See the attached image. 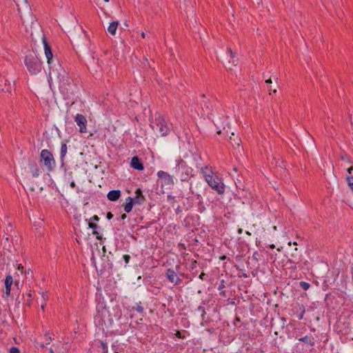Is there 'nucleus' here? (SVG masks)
<instances>
[{"instance_id":"f257e3e1","label":"nucleus","mask_w":353,"mask_h":353,"mask_svg":"<svg viewBox=\"0 0 353 353\" xmlns=\"http://www.w3.org/2000/svg\"><path fill=\"white\" fill-rule=\"evenodd\" d=\"M43 43L46 57L47 59L50 70H52V72H50V74L53 72L57 75V77L59 79V87L61 92L66 98H69L74 93L73 81L68 77V74H66L63 69L60 68L61 72H59L57 69H52L51 64L54 62L53 54L51 48L44 37H43Z\"/></svg>"},{"instance_id":"f03ea898","label":"nucleus","mask_w":353,"mask_h":353,"mask_svg":"<svg viewBox=\"0 0 353 353\" xmlns=\"http://www.w3.org/2000/svg\"><path fill=\"white\" fill-rule=\"evenodd\" d=\"M201 173L203 174L208 184L211 188L216 191L219 194H223L225 191V185L222 179L216 175L211 168L205 166L201 168Z\"/></svg>"},{"instance_id":"7ed1b4c3","label":"nucleus","mask_w":353,"mask_h":353,"mask_svg":"<svg viewBox=\"0 0 353 353\" xmlns=\"http://www.w3.org/2000/svg\"><path fill=\"white\" fill-rule=\"evenodd\" d=\"M150 127L155 133L161 137H165L170 132V127L165 118L159 113H156L154 119L151 121Z\"/></svg>"},{"instance_id":"20e7f679","label":"nucleus","mask_w":353,"mask_h":353,"mask_svg":"<svg viewBox=\"0 0 353 353\" xmlns=\"http://www.w3.org/2000/svg\"><path fill=\"white\" fill-rule=\"evenodd\" d=\"M24 63L31 74H37L41 71V62L34 52H29L26 54Z\"/></svg>"},{"instance_id":"39448f33","label":"nucleus","mask_w":353,"mask_h":353,"mask_svg":"<svg viewBox=\"0 0 353 353\" xmlns=\"http://www.w3.org/2000/svg\"><path fill=\"white\" fill-rule=\"evenodd\" d=\"M192 169L188 167L186 163L181 159L176 161V166L172 169V176L179 177L181 181H186L191 172Z\"/></svg>"},{"instance_id":"423d86ee","label":"nucleus","mask_w":353,"mask_h":353,"mask_svg":"<svg viewBox=\"0 0 353 353\" xmlns=\"http://www.w3.org/2000/svg\"><path fill=\"white\" fill-rule=\"evenodd\" d=\"M40 161L43 162L44 166L48 172H52L56 167V161L52 152L47 150L43 149L41 150L40 154Z\"/></svg>"},{"instance_id":"0eeeda50","label":"nucleus","mask_w":353,"mask_h":353,"mask_svg":"<svg viewBox=\"0 0 353 353\" xmlns=\"http://www.w3.org/2000/svg\"><path fill=\"white\" fill-rule=\"evenodd\" d=\"M74 121L77 125L79 127V132L81 133L87 132V119L85 116L81 114H77L74 117Z\"/></svg>"},{"instance_id":"6e6552de","label":"nucleus","mask_w":353,"mask_h":353,"mask_svg":"<svg viewBox=\"0 0 353 353\" xmlns=\"http://www.w3.org/2000/svg\"><path fill=\"white\" fill-rule=\"evenodd\" d=\"M157 176L162 181V183H164L169 186H172L174 185L173 176L170 175L166 172L164 171H159L157 172Z\"/></svg>"},{"instance_id":"1a4fd4ad","label":"nucleus","mask_w":353,"mask_h":353,"mask_svg":"<svg viewBox=\"0 0 353 353\" xmlns=\"http://www.w3.org/2000/svg\"><path fill=\"white\" fill-rule=\"evenodd\" d=\"M99 208V205L94 202H86L83 204L81 212L84 214H90L97 212Z\"/></svg>"},{"instance_id":"9d476101","label":"nucleus","mask_w":353,"mask_h":353,"mask_svg":"<svg viewBox=\"0 0 353 353\" xmlns=\"http://www.w3.org/2000/svg\"><path fill=\"white\" fill-rule=\"evenodd\" d=\"M166 276L170 282L174 283L175 285H179L181 283V279L176 275V272L172 269H168L167 270Z\"/></svg>"},{"instance_id":"9b49d317","label":"nucleus","mask_w":353,"mask_h":353,"mask_svg":"<svg viewBox=\"0 0 353 353\" xmlns=\"http://www.w3.org/2000/svg\"><path fill=\"white\" fill-rule=\"evenodd\" d=\"M130 166L132 168H134V170H139V171L143 170L144 168L143 163L141 162L140 159L137 156L133 157L132 158L131 162H130Z\"/></svg>"},{"instance_id":"f8f14e48","label":"nucleus","mask_w":353,"mask_h":353,"mask_svg":"<svg viewBox=\"0 0 353 353\" xmlns=\"http://www.w3.org/2000/svg\"><path fill=\"white\" fill-rule=\"evenodd\" d=\"M127 191L130 193L131 191L134 192V195H129L126 199H143L142 191L140 188L136 187H132L130 190H127Z\"/></svg>"},{"instance_id":"ddd939ff","label":"nucleus","mask_w":353,"mask_h":353,"mask_svg":"<svg viewBox=\"0 0 353 353\" xmlns=\"http://www.w3.org/2000/svg\"><path fill=\"white\" fill-rule=\"evenodd\" d=\"M30 172L33 177H38L40 174V170L35 162H31L28 164Z\"/></svg>"},{"instance_id":"4468645a","label":"nucleus","mask_w":353,"mask_h":353,"mask_svg":"<svg viewBox=\"0 0 353 353\" xmlns=\"http://www.w3.org/2000/svg\"><path fill=\"white\" fill-rule=\"evenodd\" d=\"M68 151V147L66 143H62L61 145V150H60V161L61 166L64 165V161H65V157L67 154Z\"/></svg>"},{"instance_id":"2eb2a0df","label":"nucleus","mask_w":353,"mask_h":353,"mask_svg":"<svg viewBox=\"0 0 353 353\" xmlns=\"http://www.w3.org/2000/svg\"><path fill=\"white\" fill-rule=\"evenodd\" d=\"M13 279L12 276L8 275L5 279V287H6V294L9 296L10 294L11 285L12 284Z\"/></svg>"},{"instance_id":"dca6fc26","label":"nucleus","mask_w":353,"mask_h":353,"mask_svg":"<svg viewBox=\"0 0 353 353\" xmlns=\"http://www.w3.org/2000/svg\"><path fill=\"white\" fill-rule=\"evenodd\" d=\"M119 26V22L117 21H112L110 23L108 28V32L112 36H114L116 34L117 29Z\"/></svg>"},{"instance_id":"f3484780","label":"nucleus","mask_w":353,"mask_h":353,"mask_svg":"<svg viewBox=\"0 0 353 353\" xmlns=\"http://www.w3.org/2000/svg\"><path fill=\"white\" fill-rule=\"evenodd\" d=\"M106 196L107 199H119L121 196V191L119 190H111Z\"/></svg>"},{"instance_id":"a211bd4d","label":"nucleus","mask_w":353,"mask_h":353,"mask_svg":"<svg viewBox=\"0 0 353 353\" xmlns=\"http://www.w3.org/2000/svg\"><path fill=\"white\" fill-rule=\"evenodd\" d=\"M88 226L90 228H92L93 230L92 234L96 235L97 239L101 240V237L99 236V233L97 231V229L99 228L98 225L94 223L93 222H88Z\"/></svg>"},{"instance_id":"6ab92c4d","label":"nucleus","mask_w":353,"mask_h":353,"mask_svg":"<svg viewBox=\"0 0 353 353\" xmlns=\"http://www.w3.org/2000/svg\"><path fill=\"white\" fill-rule=\"evenodd\" d=\"M136 203H139V200H130V201L125 204L124 210L127 213H129L132 210L133 205Z\"/></svg>"},{"instance_id":"aec40b11","label":"nucleus","mask_w":353,"mask_h":353,"mask_svg":"<svg viewBox=\"0 0 353 353\" xmlns=\"http://www.w3.org/2000/svg\"><path fill=\"white\" fill-rule=\"evenodd\" d=\"M299 341H302L311 346L314 345V342L313 341V340L308 336H305L304 337L300 338Z\"/></svg>"},{"instance_id":"412c9836","label":"nucleus","mask_w":353,"mask_h":353,"mask_svg":"<svg viewBox=\"0 0 353 353\" xmlns=\"http://www.w3.org/2000/svg\"><path fill=\"white\" fill-rule=\"evenodd\" d=\"M0 91L11 93L12 86H11L10 83L8 82L7 80H5V88H0Z\"/></svg>"},{"instance_id":"4be33fe9","label":"nucleus","mask_w":353,"mask_h":353,"mask_svg":"<svg viewBox=\"0 0 353 353\" xmlns=\"http://www.w3.org/2000/svg\"><path fill=\"white\" fill-rule=\"evenodd\" d=\"M65 208H68V210L71 211V212H73L74 213H75L76 214H78V210H77V208L74 207L73 205H71L68 201H66L65 202Z\"/></svg>"},{"instance_id":"5701e85b","label":"nucleus","mask_w":353,"mask_h":353,"mask_svg":"<svg viewBox=\"0 0 353 353\" xmlns=\"http://www.w3.org/2000/svg\"><path fill=\"white\" fill-rule=\"evenodd\" d=\"M16 3L17 7L18 8V10L20 12L19 6L20 4L24 5L26 8H28L27 0H13Z\"/></svg>"},{"instance_id":"b1692460","label":"nucleus","mask_w":353,"mask_h":353,"mask_svg":"<svg viewBox=\"0 0 353 353\" xmlns=\"http://www.w3.org/2000/svg\"><path fill=\"white\" fill-rule=\"evenodd\" d=\"M300 286L304 290H307L309 289L310 285V283H307V282H305V281H301L300 282Z\"/></svg>"},{"instance_id":"393cba45","label":"nucleus","mask_w":353,"mask_h":353,"mask_svg":"<svg viewBox=\"0 0 353 353\" xmlns=\"http://www.w3.org/2000/svg\"><path fill=\"white\" fill-rule=\"evenodd\" d=\"M230 141H231L232 144H233V145L236 144L238 147L240 146V143L238 141V140H236V139L232 138V137H230Z\"/></svg>"},{"instance_id":"a878e982","label":"nucleus","mask_w":353,"mask_h":353,"mask_svg":"<svg viewBox=\"0 0 353 353\" xmlns=\"http://www.w3.org/2000/svg\"><path fill=\"white\" fill-rule=\"evenodd\" d=\"M10 353H20L18 347H12L10 349Z\"/></svg>"},{"instance_id":"bb28decb","label":"nucleus","mask_w":353,"mask_h":353,"mask_svg":"<svg viewBox=\"0 0 353 353\" xmlns=\"http://www.w3.org/2000/svg\"><path fill=\"white\" fill-rule=\"evenodd\" d=\"M99 218L97 215H94L90 219L89 222H93V221H99Z\"/></svg>"},{"instance_id":"cd10ccee","label":"nucleus","mask_w":353,"mask_h":353,"mask_svg":"<svg viewBox=\"0 0 353 353\" xmlns=\"http://www.w3.org/2000/svg\"><path fill=\"white\" fill-rule=\"evenodd\" d=\"M203 106V108H205L206 110H210L211 108L210 103L208 101L204 102Z\"/></svg>"},{"instance_id":"c85d7f7f","label":"nucleus","mask_w":353,"mask_h":353,"mask_svg":"<svg viewBox=\"0 0 353 353\" xmlns=\"http://www.w3.org/2000/svg\"><path fill=\"white\" fill-rule=\"evenodd\" d=\"M299 310L301 311L300 314H303V315H304V314L305 312V309L304 305L301 304V305H299Z\"/></svg>"},{"instance_id":"c756f323","label":"nucleus","mask_w":353,"mask_h":353,"mask_svg":"<svg viewBox=\"0 0 353 353\" xmlns=\"http://www.w3.org/2000/svg\"><path fill=\"white\" fill-rule=\"evenodd\" d=\"M123 259H124L125 263H128L130 259V256L128 254H125V255H123Z\"/></svg>"},{"instance_id":"7c9ffc66","label":"nucleus","mask_w":353,"mask_h":353,"mask_svg":"<svg viewBox=\"0 0 353 353\" xmlns=\"http://www.w3.org/2000/svg\"><path fill=\"white\" fill-rule=\"evenodd\" d=\"M103 266L104 269H112L113 265L112 263L108 262L106 265H103Z\"/></svg>"},{"instance_id":"2f4dec72","label":"nucleus","mask_w":353,"mask_h":353,"mask_svg":"<svg viewBox=\"0 0 353 353\" xmlns=\"http://www.w3.org/2000/svg\"><path fill=\"white\" fill-rule=\"evenodd\" d=\"M106 217L108 220H110L113 217V214H112V212H108L106 214Z\"/></svg>"},{"instance_id":"473e14b6","label":"nucleus","mask_w":353,"mask_h":353,"mask_svg":"<svg viewBox=\"0 0 353 353\" xmlns=\"http://www.w3.org/2000/svg\"><path fill=\"white\" fill-rule=\"evenodd\" d=\"M228 52H229V54H230V58L233 59V58L234 57V52L232 51V50H231V49H228Z\"/></svg>"},{"instance_id":"72a5a7b5","label":"nucleus","mask_w":353,"mask_h":353,"mask_svg":"<svg viewBox=\"0 0 353 353\" xmlns=\"http://www.w3.org/2000/svg\"><path fill=\"white\" fill-rule=\"evenodd\" d=\"M101 345L102 347L103 350H105V349L108 348L106 343H105L103 342H101Z\"/></svg>"},{"instance_id":"f704fd0d","label":"nucleus","mask_w":353,"mask_h":353,"mask_svg":"<svg viewBox=\"0 0 353 353\" xmlns=\"http://www.w3.org/2000/svg\"><path fill=\"white\" fill-rule=\"evenodd\" d=\"M176 336L178 338H181V339L184 338V336H182L181 333L179 331H177V332H176Z\"/></svg>"},{"instance_id":"c9c22d12","label":"nucleus","mask_w":353,"mask_h":353,"mask_svg":"<svg viewBox=\"0 0 353 353\" xmlns=\"http://www.w3.org/2000/svg\"><path fill=\"white\" fill-rule=\"evenodd\" d=\"M17 269H18L19 271H21V272H23V266L21 264H19V265H18Z\"/></svg>"},{"instance_id":"e433bc0d","label":"nucleus","mask_w":353,"mask_h":353,"mask_svg":"<svg viewBox=\"0 0 353 353\" xmlns=\"http://www.w3.org/2000/svg\"><path fill=\"white\" fill-rule=\"evenodd\" d=\"M137 310L139 312H142L143 310V308L141 307V306H138L137 308Z\"/></svg>"},{"instance_id":"4c0bfd02","label":"nucleus","mask_w":353,"mask_h":353,"mask_svg":"<svg viewBox=\"0 0 353 353\" xmlns=\"http://www.w3.org/2000/svg\"><path fill=\"white\" fill-rule=\"evenodd\" d=\"M42 296L45 301L48 300V296L44 292L42 293Z\"/></svg>"},{"instance_id":"58836bf2","label":"nucleus","mask_w":353,"mask_h":353,"mask_svg":"<svg viewBox=\"0 0 353 353\" xmlns=\"http://www.w3.org/2000/svg\"><path fill=\"white\" fill-rule=\"evenodd\" d=\"M347 205H348L351 208L353 209V200H351V202L347 203Z\"/></svg>"},{"instance_id":"ea45409f","label":"nucleus","mask_w":353,"mask_h":353,"mask_svg":"<svg viewBox=\"0 0 353 353\" xmlns=\"http://www.w3.org/2000/svg\"><path fill=\"white\" fill-rule=\"evenodd\" d=\"M198 310H199V311H201L203 313H205V310H204V307H202V306H199V307H198Z\"/></svg>"},{"instance_id":"a19ab883","label":"nucleus","mask_w":353,"mask_h":353,"mask_svg":"<svg viewBox=\"0 0 353 353\" xmlns=\"http://www.w3.org/2000/svg\"><path fill=\"white\" fill-rule=\"evenodd\" d=\"M127 216L125 214H123L121 215V219L125 220L126 219Z\"/></svg>"},{"instance_id":"79ce46f5","label":"nucleus","mask_w":353,"mask_h":353,"mask_svg":"<svg viewBox=\"0 0 353 353\" xmlns=\"http://www.w3.org/2000/svg\"><path fill=\"white\" fill-rule=\"evenodd\" d=\"M352 170H353V166H351L350 168H349L347 169V172H348L349 174H351V172H352Z\"/></svg>"},{"instance_id":"37998d69","label":"nucleus","mask_w":353,"mask_h":353,"mask_svg":"<svg viewBox=\"0 0 353 353\" xmlns=\"http://www.w3.org/2000/svg\"><path fill=\"white\" fill-rule=\"evenodd\" d=\"M205 275V274L203 272H202V273L200 274L199 278H200L201 279H202V280H203V279H204Z\"/></svg>"},{"instance_id":"c03bdc74","label":"nucleus","mask_w":353,"mask_h":353,"mask_svg":"<svg viewBox=\"0 0 353 353\" xmlns=\"http://www.w3.org/2000/svg\"><path fill=\"white\" fill-rule=\"evenodd\" d=\"M341 159L343 160V161H347L348 160L346 155L341 156Z\"/></svg>"},{"instance_id":"a18cd8bd","label":"nucleus","mask_w":353,"mask_h":353,"mask_svg":"<svg viewBox=\"0 0 353 353\" xmlns=\"http://www.w3.org/2000/svg\"><path fill=\"white\" fill-rule=\"evenodd\" d=\"M237 182L236 181V186L239 188V184L241 183V181L239 179H236Z\"/></svg>"},{"instance_id":"49530a36","label":"nucleus","mask_w":353,"mask_h":353,"mask_svg":"<svg viewBox=\"0 0 353 353\" xmlns=\"http://www.w3.org/2000/svg\"><path fill=\"white\" fill-rule=\"evenodd\" d=\"M52 339L51 336H49L48 337V342L46 343V345H49L50 344V341H52Z\"/></svg>"},{"instance_id":"de8ad7c7","label":"nucleus","mask_w":353,"mask_h":353,"mask_svg":"<svg viewBox=\"0 0 353 353\" xmlns=\"http://www.w3.org/2000/svg\"><path fill=\"white\" fill-rule=\"evenodd\" d=\"M265 83H272V79H271V78H269L268 79H267V80L265 81Z\"/></svg>"},{"instance_id":"09e8293b","label":"nucleus","mask_w":353,"mask_h":353,"mask_svg":"<svg viewBox=\"0 0 353 353\" xmlns=\"http://www.w3.org/2000/svg\"><path fill=\"white\" fill-rule=\"evenodd\" d=\"M299 261H297V262H294V261H292V260H290H290H288V263H299Z\"/></svg>"},{"instance_id":"8fccbe9b","label":"nucleus","mask_w":353,"mask_h":353,"mask_svg":"<svg viewBox=\"0 0 353 353\" xmlns=\"http://www.w3.org/2000/svg\"><path fill=\"white\" fill-rule=\"evenodd\" d=\"M39 346H40L41 347H42V348H43V347H46V344H44V343H39Z\"/></svg>"},{"instance_id":"3c124183","label":"nucleus","mask_w":353,"mask_h":353,"mask_svg":"<svg viewBox=\"0 0 353 353\" xmlns=\"http://www.w3.org/2000/svg\"><path fill=\"white\" fill-rule=\"evenodd\" d=\"M70 186L72 187V188H74L75 187V183L74 181H72L70 183Z\"/></svg>"},{"instance_id":"603ef678","label":"nucleus","mask_w":353,"mask_h":353,"mask_svg":"<svg viewBox=\"0 0 353 353\" xmlns=\"http://www.w3.org/2000/svg\"><path fill=\"white\" fill-rule=\"evenodd\" d=\"M269 91H270V92H272H272H273V93H276V89H274V90H273V89H270H270H269Z\"/></svg>"},{"instance_id":"864d4df0","label":"nucleus","mask_w":353,"mask_h":353,"mask_svg":"<svg viewBox=\"0 0 353 353\" xmlns=\"http://www.w3.org/2000/svg\"><path fill=\"white\" fill-rule=\"evenodd\" d=\"M145 62L147 63L148 66V67H151V65H150V63H149V61H148V59H145Z\"/></svg>"},{"instance_id":"5fc2aeb1","label":"nucleus","mask_w":353,"mask_h":353,"mask_svg":"<svg viewBox=\"0 0 353 353\" xmlns=\"http://www.w3.org/2000/svg\"><path fill=\"white\" fill-rule=\"evenodd\" d=\"M303 318V314H300L299 316V319L301 320Z\"/></svg>"},{"instance_id":"6e6d98bb","label":"nucleus","mask_w":353,"mask_h":353,"mask_svg":"<svg viewBox=\"0 0 353 353\" xmlns=\"http://www.w3.org/2000/svg\"><path fill=\"white\" fill-rule=\"evenodd\" d=\"M243 232V230L241 228H239L238 230V233L241 234Z\"/></svg>"},{"instance_id":"4d7b16f0","label":"nucleus","mask_w":353,"mask_h":353,"mask_svg":"<svg viewBox=\"0 0 353 353\" xmlns=\"http://www.w3.org/2000/svg\"><path fill=\"white\" fill-rule=\"evenodd\" d=\"M176 211H177V212H181V211H182V210H181V209H180L179 206H178V208H177V209H176Z\"/></svg>"},{"instance_id":"13d9d810","label":"nucleus","mask_w":353,"mask_h":353,"mask_svg":"<svg viewBox=\"0 0 353 353\" xmlns=\"http://www.w3.org/2000/svg\"><path fill=\"white\" fill-rule=\"evenodd\" d=\"M49 353H54V350L52 348H50Z\"/></svg>"},{"instance_id":"bf43d9fd","label":"nucleus","mask_w":353,"mask_h":353,"mask_svg":"<svg viewBox=\"0 0 353 353\" xmlns=\"http://www.w3.org/2000/svg\"><path fill=\"white\" fill-rule=\"evenodd\" d=\"M233 170H234L235 172H237V171H238L237 168H236V167H234V168H233Z\"/></svg>"},{"instance_id":"052dcab7","label":"nucleus","mask_w":353,"mask_h":353,"mask_svg":"<svg viewBox=\"0 0 353 353\" xmlns=\"http://www.w3.org/2000/svg\"><path fill=\"white\" fill-rule=\"evenodd\" d=\"M103 256H104L105 252V246L103 247Z\"/></svg>"},{"instance_id":"680f3d73","label":"nucleus","mask_w":353,"mask_h":353,"mask_svg":"<svg viewBox=\"0 0 353 353\" xmlns=\"http://www.w3.org/2000/svg\"><path fill=\"white\" fill-rule=\"evenodd\" d=\"M141 37L143 38H145V33L143 32H141Z\"/></svg>"},{"instance_id":"e2e57ef3","label":"nucleus","mask_w":353,"mask_h":353,"mask_svg":"<svg viewBox=\"0 0 353 353\" xmlns=\"http://www.w3.org/2000/svg\"><path fill=\"white\" fill-rule=\"evenodd\" d=\"M242 276H243V277H245V278H247V277H248V275H247L245 273H243V274H242Z\"/></svg>"},{"instance_id":"0e129e2a","label":"nucleus","mask_w":353,"mask_h":353,"mask_svg":"<svg viewBox=\"0 0 353 353\" xmlns=\"http://www.w3.org/2000/svg\"><path fill=\"white\" fill-rule=\"evenodd\" d=\"M222 288H224V285L222 283L220 286H219V290H221Z\"/></svg>"},{"instance_id":"69168bd1","label":"nucleus","mask_w":353,"mask_h":353,"mask_svg":"<svg viewBox=\"0 0 353 353\" xmlns=\"http://www.w3.org/2000/svg\"><path fill=\"white\" fill-rule=\"evenodd\" d=\"M102 353H108V348L105 350H103Z\"/></svg>"},{"instance_id":"338daca9","label":"nucleus","mask_w":353,"mask_h":353,"mask_svg":"<svg viewBox=\"0 0 353 353\" xmlns=\"http://www.w3.org/2000/svg\"><path fill=\"white\" fill-rule=\"evenodd\" d=\"M270 248H275V245H274V244H272V245H270Z\"/></svg>"},{"instance_id":"774afa93","label":"nucleus","mask_w":353,"mask_h":353,"mask_svg":"<svg viewBox=\"0 0 353 353\" xmlns=\"http://www.w3.org/2000/svg\"><path fill=\"white\" fill-rule=\"evenodd\" d=\"M167 197H168V199H172V197L170 194H168Z\"/></svg>"}]
</instances>
